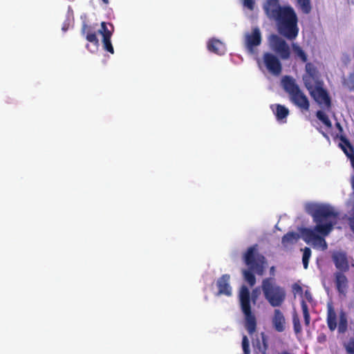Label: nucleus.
<instances>
[{
    "label": "nucleus",
    "instance_id": "nucleus-14",
    "mask_svg": "<svg viewBox=\"0 0 354 354\" xmlns=\"http://www.w3.org/2000/svg\"><path fill=\"white\" fill-rule=\"evenodd\" d=\"M298 19L294 10L289 7V40L295 39L299 32Z\"/></svg>",
    "mask_w": 354,
    "mask_h": 354
},
{
    "label": "nucleus",
    "instance_id": "nucleus-28",
    "mask_svg": "<svg viewBox=\"0 0 354 354\" xmlns=\"http://www.w3.org/2000/svg\"><path fill=\"white\" fill-rule=\"evenodd\" d=\"M242 348L244 354H250V342L246 335H243L242 338Z\"/></svg>",
    "mask_w": 354,
    "mask_h": 354
},
{
    "label": "nucleus",
    "instance_id": "nucleus-32",
    "mask_svg": "<svg viewBox=\"0 0 354 354\" xmlns=\"http://www.w3.org/2000/svg\"><path fill=\"white\" fill-rule=\"evenodd\" d=\"M281 85L284 91L288 93V75L283 76L281 81Z\"/></svg>",
    "mask_w": 354,
    "mask_h": 354
},
{
    "label": "nucleus",
    "instance_id": "nucleus-15",
    "mask_svg": "<svg viewBox=\"0 0 354 354\" xmlns=\"http://www.w3.org/2000/svg\"><path fill=\"white\" fill-rule=\"evenodd\" d=\"M254 354H267L268 342L267 336L264 333H261V339L257 338L253 342Z\"/></svg>",
    "mask_w": 354,
    "mask_h": 354
},
{
    "label": "nucleus",
    "instance_id": "nucleus-26",
    "mask_svg": "<svg viewBox=\"0 0 354 354\" xmlns=\"http://www.w3.org/2000/svg\"><path fill=\"white\" fill-rule=\"evenodd\" d=\"M103 48L105 50L109 52L111 54L114 53V49L111 41V37L108 36L102 39Z\"/></svg>",
    "mask_w": 354,
    "mask_h": 354
},
{
    "label": "nucleus",
    "instance_id": "nucleus-39",
    "mask_svg": "<svg viewBox=\"0 0 354 354\" xmlns=\"http://www.w3.org/2000/svg\"><path fill=\"white\" fill-rule=\"evenodd\" d=\"M281 354H288V351H283Z\"/></svg>",
    "mask_w": 354,
    "mask_h": 354
},
{
    "label": "nucleus",
    "instance_id": "nucleus-27",
    "mask_svg": "<svg viewBox=\"0 0 354 354\" xmlns=\"http://www.w3.org/2000/svg\"><path fill=\"white\" fill-rule=\"evenodd\" d=\"M98 32L102 35L103 38L106 36L111 37L112 32L108 29L106 22L103 21L101 23V29H100Z\"/></svg>",
    "mask_w": 354,
    "mask_h": 354
},
{
    "label": "nucleus",
    "instance_id": "nucleus-36",
    "mask_svg": "<svg viewBox=\"0 0 354 354\" xmlns=\"http://www.w3.org/2000/svg\"><path fill=\"white\" fill-rule=\"evenodd\" d=\"M102 2L104 3V4H108L109 3V0H102Z\"/></svg>",
    "mask_w": 354,
    "mask_h": 354
},
{
    "label": "nucleus",
    "instance_id": "nucleus-3",
    "mask_svg": "<svg viewBox=\"0 0 354 354\" xmlns=\"http://www.w3.org/2000/svg\"><path fill=\"white\" fill-rule=\"evenodd\" d=\"M263 8L267 17L276 21L279 33L288 38V6H281L279 0H265Z\"/></svg>",
    "mask_w": 354,
    "mask_h": 354
},
{
    "label": "nucleus",
    "instance_id": "nucleus-35",
    "mask_svg": "<svg viewBox=\"0 0 354 354\" xmlns=\"http://www.w3.org/2000/svg\"><path fill=\"white\" fill-rule=\"evenodd\" d=\"M62 30H63L64 31H66V30H68V27H67L66 25H64V26H62Z\"/></svg>",
    "mask_w": 354,
    "mask_h": 354
},
{
    "label": "nucleus",
    "instance_id": "nucleus-29",
    "mask_svg": "<svg viewBox=\"0 0 354 354\" xmlns=\"http://www.w3.org/2000/svg\"><path fill=\"white\" fill-rule=\"evenodd\" d=\"M346 351L350 354H354V337H351L348 342L345 344Z\"/></svg>",
    "mask_w": 354,
    "mask_h": 354
},
{
    "label": "nucleus",
    "instance_id": "nucleus-40",
    "mask_svg": "<svg viewBox=\"0 0 354 354\" xmlns=\"http://www.w3.org/2000/svg\"><path fill=\"white\" fill-rule=\"evenodd\" d=\"M353 266L354 267V264H353Z\"/></svg>",
    "mask_w": 354,
    "mask_h": 354
},
{
    "label": "nucleus",
    "instance_id": "nucleus-30",
    "mask_svg": "<svg viewBox=\"0 0 354 354\" xmlns=\"http://www.w3.org/2000/svg\"><path fill=\"white\" fill-rule=\"evenodd\" d=\"M292 319H293L292 322H293V325H294V330H295V333L297 334V333H300V331H301V326L299 324V320L296 315H293Z\"/></svg>",
    "mask_w": 354,
    "mask_h": 354
},
{
    "label": "nucleus",
    "instance_id": "nucleus-9",
    "mask_svg": "<svg viewBox=\"0 0 354 354\" xmlns=\"http://www.w3.org/2000/svg\"><path fill=\"white\" fill-rule=\"evenodd\" d=\"M289 95L292 102L301 111H308L309 102L307 97L299 90L292 79L289 77Z\"/></svg>",
    "mask_w": 354,
    "mask_h": 354
},
{
    "label": "nucleus",
    "instance_id": "nucleus-18",
    "mask_svg": "<svg viewBox=\"0 0 354 354\" xmlns=\"http://www.w3.org/2000/svg\"><path fill=\"white\" fill-rule=\"evenodd\" d=\"M333 259L336 267L342 270H346L348 268V260L343 252L337 251L333 254Z\"/></svg>",
    "mask_w": 354,
    "mask_h": 354
},
{
    "label": "nucleus",
    "instance_id": "nucleus-5",
    "mask_svg": "<svg viewBox=\"0 0 354 354\" xmlns=\"http://www.w3.org/2000/svg\"><path fill=\"white\" fill-rule=\"evenodd\" d=\"M257 298V290H254L250 298V290L245 286L241 288L239 292V301L241 308L245 315V327L250 335H252L257 328V321L254 315L252 313L250 301L256 303Z\"/></svg>",
    "mask_w": 354,
    "mask_h": 354
},
{
    "label": "nucleus",
    "instance_id": "nucleus-16",
    "mask_svg": "<svg viewBox=\"0 0 354 354\" xmlns=\"http://www.w3.org/2000/svg\"><path fill=\"white\" fill-rule=\"evenodd\" d=\"M270 109L274 115L277 122L279 123H285L286 117L288 116V109L279 104H273L270 105Z\"/></svg>",
    "mask_w": 354,
    "mask_h": 354
},
{
    "label": "nucleus",
    "instance_id": "nucleus-21",
    "mask_svg": "<svg viewBox=\"0 0 354 354\" xmlns=\"http://www.w3.org/2000/svg\"><path fill=\"white\" fill-rule=\"evenodd\" d=\"M292 55L297 59L306 62L307 60V55L304 51L302 48L297 44L292 43L291 47H289V56Z\"/></svg>",
    "mask_w": 354,
    "mask_h": 354
},
{
    "label": "nucleus",
    "instance_id": "nucleus-11",
    "mask_svg": "<svg viewBox=\"0 0 354 354\" xmlns=\"http://www.w3.org/2000/svg\"><path fill=\"white\" fill-rule=\"evenodd\" d=\"M263 62L266 69L274 75H279L282 71L281 64L279 58L270 53H265L263 55Z\"/></svg>",
    "mask_w": 354,
    "mask_h": 354
},
{
    "label": "nucleus",
    "instance_id": "nucleus-22",
    "mask_svg": "<svg viewBox=\"0 0 354 354\" xmlns=\"http://www.w3.org/2000/svg\"><path fill=\"white\" fill-rule=\"evenodd\" d=\"M272 324L275 330L278 332H281L284 330L285 318L282 313L278 309L274 310Z\"/></svg>",
    "mask_w": 354,
    "mask_h": 354
},
{
    "label": "nucleus",
    "instance_id": "nucleus-17",
    "mask_svg": "<svg viewBox=\"0 0 354 354\" xmlns=\"http://www.w3.org/2000/svg\"><path fill=\"white\" fill-rule=\"evenodd\" d=\"M306 75L304 77L305 85L306 86V80H308L312 84L321 82L318 72L313 64L308 63L306 65Z\"/></svg>",
    "mask_w": 354,
    "mask_h": 354
},
{
    "label": "nucleus",
    "instance_id": "nucleus-8",
    "mask_svg": "<svg viewBox=\"0 0 354 354\" xmlns=\"http://www.w3.org/2000/svg\"><path fill=\"white\" fill-rule=\"evenodd\" d=\"M327 323L329 328L334 330L338 328L340 333H343L347 328V319L343 311L335 313L331 305L328 306Z\"/></svg>",
    "mask_w": 354,
    "mask_h": 354
},
{
    "label": "nucleus",
    "instance_id": "nucleus-7",
    "mask_svg": "<svg viewBox=\"0 0 354 354\" xmlns=\"http://www.w3.org/2000/svg\"><path fill=\"white\" fill-rule=\"evenodd\" d=\"M292 292L295 297H299L301 298V309L305 324L308 325L310 323L309 307H313L314 304L313 297L309 292L308 288L300 281H297L292 284Z\"/></svg>",
    "mask_w": 354,
    "mask_h": 354
},
{
    "label": "nucleus",
    "instance_id": "nucleus-19",
    "mask_svg": "<svg viewBox=\"0 0 354 354\" xmlns=\"http://www.w3.org/2000/svg\"><path fill=\"white\" fill-rule=\"evenodd\" d=\"M81 32L86 37L88 41L93 43L96 46L98 45L99 41L97 37L96 32L91 26L84 23L82 26Z\"/></svg>",
    "mask_w": 354,
    "mask_h": 354
},
{
    "label": "nucleus",
    "instance_id": "nucleus-20",
    "mask_svg": "<svg viewBox=\"0 0 354 354\" xmlns=\"http://www.w3.org/2000/svg\"><path fill=\"white\" fill-rule=\"evenodd\" d=\"M207 47L209 51L219 55H223L226 50L225 44L216 39H210Z\"/></svg>",
    "mask_w": 354,
    "mask_h": 354
},
{
    "label": "nucleus",
    "instance_id": "nucleus-1",
    "mask_svg": "<svg viewBox=\"0 0 354 354\" xmlns=\"http://www.w3.org/2000/svg\"><path fill=\"white\" fill-rule=\"evenodd\" d=\"M304 209L313 218L314 227L299 229V232H289V243L301 238L307 244L319 250L328 248L325 237L328 236L337 224L339 215L337 209L327 203L308 202Z\"/></svg>",
    "mask_w": 354,
    "mask_h": 354
},
{
    "label": "nucleus",
    "instance_id": "nucleus-2",
    "mask_svg": "<svg viewBox=\"0 0 354 354\" xmlns=\"http://www.w3.org/2000/svg\"><path fill=\"white\" fill-rule=\"evenodd\" d=\"M243 259L245 265L249 270H243L245 280L253 286L256 283V278L252 272L259 275H262L266 265V260L263 255L259 254V246L254 244L249 247L243 255Z\"/></svg>",
    "mask_w": 354,
    "mask_h": 354
},
{
    "label": "nucleus",
    "instance_id": "nucleus-4",
    "mask_svg": "<svg viewBox=\"0 0 354 354\" xmlns=\"http://www.w3.org/2000/svg\"><path fill=\"white\" fill-rule=\"evenodd\" d=\"M322 82L312 84L308 80H306V88L311 96L319 104L324 111H318L317 118L328 128L331 127V122L328 119L325 111H329L330 108V100L325 89L322 86Z\"/></svg>",
    "mask_w": 354,
    "mask_h": 354
},
{
    "label": "nucleus",
    "instance_id": "nucleus-10",
    "mask_svg": "<svg viewBox=\"0 0 354 354\" xmlns=\"http://www.w3.org/2000/svg\"><path fill=\"white\" fill-rule=\"evenodd\" d=\"M269 45L274 52L283 59L288 58V44L277 35H271L269 37Z\"/></svg>",
    "mask_w": 354,
    "mask_h": 354
},
{
    "label": "nucleus",
    "instance_id": "nucleus-23",
    "mask_svg": "<svg viewBox=\"0 0 354 354\" xmlns=\"http://www.w3.org/2000/svg\"><path fill=\"white\" fill-rule=\"evenodd\" d=\"M336 284L337 288L340 293L344 294L346 291L347 286V279L346 277L342 273H337L336 274Z\"/></svg>",
    "mask_w": 354,
    "mask_h": 354
},
{
    "label": "nucleus",
    "instance_id": "nucleus-6",
    "mask_svg": "<svg viewBox=\"0 0 354 354\" xmlns=\"http://www.w3.org/2000/svg\"><path fill=\"white\" fill-rule=\"evenodd\" d=\"M262 290L265 298L272 306H279L285 299V292L275 284L273 278H266L262 282Z\"/></svg>",
    "mask_w": 354,
    "mask_h": 354
},
{
    "label": "nucleus",
    "instance_id": "nucleus-38",
    "mask_svg": "<svg viewBox=\"0 0 354 354\" xmlns=\"http://www.w3.org/2000/svg\"><path fill=\"white\" fill-rule=\"evenodd\" d=\"M274 267H272V268H270V272H274Z\"/></svg>",
    "mask_w": 354,
    "mask_h": 354
},
{
    "label": "nucleus",
    "instance_id": "nucleus-25",
    "mask_svg": "<svg viewBox=\"0 0 354 354\" xmlns=\"http://www.w3.org/2000/svg\"><path fill=\"white\" fill-rule=\"evenodd\" d=\"M303 251L302 263L305 269L308 268V261L311 257V250L308 248H305Z\"/></svg>",
    "mask_w": 354,
    "mask_h": 354
},
{
    "label": "nucleus",
    "instance_id": "nucleus-24",
    "mask_svg": "<svg viewBox=\"0 0 354 354\" xmlns=\"http://www.w3.org/2000/svg\"><path fill=\"white\" fill-rule=\"evenodd\" d=\"M297 7L306 14L311 10V5L310 0H297Z\"/></svg>",
    "mask_w": 354,
    "mask_h": 354
},
{
    "label": "nucleus",
    "instance_id": "nucleus-33",
    "mask_svg": "<svg viewBox=\"0 0 354 354\" xmlns=\"http://www.w3.org/2000/svg\"><path fill=\"white\" fill-rule=\"evenodd\" d=\"M243 5L250 10H252L254 7V0H243Z\"/></svg>",
    "mask_w": 354,
    "mask_h": 354
},
{
    "label": "nucleus",
    "instance_id": "nucleus-37",
    "mask_svg": "<svg viewBox=\"0 0 354 354\" xmlns=\"http://www.w3.org/2000/svg\"><path fill=\"white\" fill-rule=\"evenodd\" d=\"M348 3L354 4V0H348Z\"/></svg>",
    "mask_w": 354,
    "mask_h": 354
},
{
    "label": "nucleus",
    "instance_id": "nucleus-12",
    "mask_svg": "<svg viewBox=\"0 0 354 354\" xmlns=\"http://www.w3.org/2000/svg\"><path fill=\"white\" fill-rule=\"evenodd\" d=\"M245 46L247 49L252 53L254 48L260 45L261 42V35L259 28H254L252 33L245 35Z\"/></svg>",
    "mask_w": 354,
    "mask_h": 354
},
{
    "label": "nucleus",
    "instance_id": "nucleus-31",
    "mask_svg": "<svg viewBox=\"0 0 354 354\" xmlns=\"http://www.w3.org/2000/svg\"><path fill=\"white\" fill-rule=\"evenodd\" d=\"M347 88L350 90H354V76L350 75L344 82Z\"/></svg>",
    "mask_w": 354,
    "mask_h": 354
},
{
    "label": "nucleus",
    "instance_id": "nucleus-13",
    "mask_svg": "<svg viewBox=\"0 0 354 354\" xmlns=\"http://www.w3.org/2000/svg\"><path fill=\"white\" fill-rule=\"evenodd\" d=\"M230 276L227 274H223L216 281L218 292L216 295H225L230 297L232 295V288L230 285Z\"/></svg>",
    "mask_w": 354,
    "mask_h": 354
},
{
    "label": "nucleus",
    "instance_id": "nucleus-34",
    "mask_svg": "<svg viewBox=\"0 0 354 354\" xmlns=\"http://www.w3.org/2000/svg\"><path fill=\"white\" fill-rule=\"evenodd\" d=\"M286 241H288V233L282 236V243L285 245Z\"/></svg>",
    "mask_w": 354,
    "mask_h": 354
}]
</instances>
